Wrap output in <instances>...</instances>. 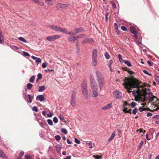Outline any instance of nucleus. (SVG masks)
I'll return each instance as SVG.
<instances>
[{"instance_id": "nucleus-25", "label": "nucleus", "mask_w": 159, "mask_h": 159, "mask_svg": "<svg viewBox=\"0 0 159 159\" xmlns=\"http://www.w3.org/2000/svg\"><path fill=\"white\" fill-rule=\"evenodd\" d=\"M116 135V132L115 131H114L113 133H112L111 135L109 138L108 139V140L109 141H111L112 140L113 138H114Z\"/></svg>"}, {"instance_id": "nucleus-17", "label": "nucleus", "mask_w": 159, "mask_h": 159, "mask_svg": "<svg viewBox=\"0 0 159 159\" xmlns=\"http://www.w3.org/2000/svg\"><path fill=\"white\" fill-rule=\"evenodd\" d=\"M0 157L4 159H6L7 156L4 152L0 149Z\"/></svg>"}, {"instance_id": "nucleus-21", "label": "nucleus", "mask_w": 159, "mask_h": 159, "mask_svg": "<svg viewBox=\"0 0 159 159\" xmlns=\"http://www.w3.org/2000/svg\"><path fill=\"white\" fill-rule=\"evenodd\" d=\"M68 40L69 42L73 43L76 40L74 36L69 37Z\"/></svg>"}, {"instance_id": "nucleus-3", "label": "nucleus", "mask_w": 159, "mask_h": 159, "mask_svg": "<svg viewBox=\"0 0 159 159\" xmlns=\"http://www.w3.org/2000/svg\"><path fill=\"white\" fill-rule=\"evenodd\" d=\"M95 75L99 88L102 89L105 84L104 77L101 71L99 70L95 72Z\"/></svg>"}, {"instance_id": "nucleus-22", "label": "nucleus", "mask_w": 159, "mask_h": 159, "mask_svg": "<svg viewBox=\"0 0 159 159\" xmlns=\"http://www.w3.org/2000/svg\"><path fill=\"white\" fill-rule=\"evenodd\" d=\"M127 108L125 107H124V108L123 109V111L125 113H129L131 114V109H129V110H127Z\"/></svg>"}, {"instance_id": "nucleus-50", "label": "nucleus", "mask_w": 159, "mask_h": 159, "mask_svg": "<svg viewBox=\"0 0 159 159\" xmlns=\"http://www.w3.org/2000/svg\"><path fill=\"white\" fill-rule=\"evenodd\" d=\"M33 110L35 111V112L38 111V108L34 106L33 107Z\"/></svg>"}, {"instance_id": "nucleus-7", "label": "nucleus", "mask_w": 159, "mask_h": 159, "mask_svg": "<svg viewBox=\"0 0 159 159\" xmlns=\"http://www.w3.org/2000/svg\"><path fill=\"white\" fill-rule=\"evenodd\" d=\"M69 6L70 5L68 4H62L59 3L57 4V8L58 10L60 11L64 10H66Z\"/></svg>"}, {"instance_id": "nucleus-59", "label": "nucleus", "mask_w": 159, "mask_h": 159, "mask_svg": "<svg viewBox=\"0 0 159 159\" xmlns=\"http://www.w3.org/2000/svg\"><path fill=\"white\" fill-rule=\"evenodd\" d=\"M128 104V102L126 101H125L124 103L123 104V107H125Z\"/></svg>"}, {"instance_id": "nucleus-44", "label": "nucleus", "mask_w": 159, "mask_h": 159, "mask_svg": "<svg viewBox=\"0 0 159 159\" xmlns=\"http://www.w3.org/2000/svg\"><path fill=\"white\" fill-rule=\"evenodd\" d=\"M105 56L107 59H109L110 57V55L107 52L105 54Z\"/></svg>"}, {"instance_id": "nucleus-46", "label": "nucleus", "mask_w": 159, "mask_h": 159, "mask_svg": "<svg viewBox=\"0 0 159 159\" xmlns=\"http://www.w3.org/2000/svg\"><path fill=\"white\" fill-rule=\"evenodd\" d=\"M155 80L159 84V77L157 76H155Z\"/></svg>"}, {"instance_id": "nucleus-34", "label": "nucleus", "mask_w": 159, "mask_h": 159, "mask_svg": "<svg viewBox=\"0 0 159 159\" xmlns=\"http://www.w3.org/2000/svg\"><path fill=\"white\" fill-rule=\"evenodd\" d=\"M33 86V85L30 83H28L27 85V88L28 89H30Z\"/></svg>"}, {"instance_id": "nucleus-51", "label": "nucleus", "mask_w": 159, "mask_h": 159, "mask_svg": "<svg viewBox=\"0 0 159 159\" xmlns=\"http://www.w3.org/2000/svg\"><path fill=\"white\" fill-rule=\"evenodd\" d=\"M38 79H41L42 78V75L40 73H39L37 75Z\"/></svg>"}, {"instance_id": "nucleus-19", "label": "nucleus", "mask_w": 159, "mask_h": 159, "mask_svg": "<svg viewBox=\"0 0 159 159\" xmlns=\"http://www.w3.org/2000/svg\"><path fill=\"white\" fill-rule=\"evenodd\" d=\"M112 107V104H109L102 108V109L103 110H107L109 109Z\"/></svg>"}, {"instance_id": "nucleus-41", "label": "nucleus", "mask_w": 159, "mask_h": 159, "mask_svg": "<svg viewBox=\"0 0 159 159\" xmlns=\"http://www.w3.org/2000/svg\"><path fill=\"white\" fill-rule=\"evenodd\" d=\"M137 132H139L140 133H141L142 132H143V134H144L146 132V131L145 130H144L143 131L142 130V129H137Z\"/></svg>"}, {"instance_id": "nucleus-20", "label": "nucleus", "mask_w": 159, "mask_h": 159, "mask_svg": "<svg viewBox=\"0 0 159 159\" xmlns=\"http://www.w3.org/2000/svg\"><path fill=\"white\" fill-rule=\"evenodd\" d=\"M92 64L93 66H95L97 65V62L96 58H93L92 61Z\"/></svg>"}, {"instance_id": "nucleus-15", "label": "nucleus", "mask_w": 159, "mask_h": 159, "mask_svg": "<svg viewBox=\"0 0 159 159\" xmlns=\"http://www.w3.org/2000/svg\"><path fill=\"white\" fill-rule=\"evenodd\" d=\"M90 95L92 97H95L98 96L97 90H93L92 92H91Z\"/></svg>"}, {"instance_id": "nucleus-10", "label": "nucleus", "mask_w": 159, "mask_h": 159, "mask_svg": "<svg viewBox=\"0 0 159 159\" xmlns=\"http://www.w3.org/2000/svg\"><path fill=\"white\" fill-rule=\"evenodd\" d=\"M61 36L59 35H55L48 36L46 38V39L49 41H52L60 38Z\"/></svg>"}, {"instance_id": "nucleus-35", "label": "nucleus", "mask_w": 159, "mask_h": 159, "mask_svg": "<svg viewBox=\"0 0 159 159\" xmlns=\"http://www.w3.org/2000/svg\"><path fill=\"white\" fill-rule=\"evenodd\" d=\"M136 103L135 102H132L131 103L129 104V106H131L132 108H134L136 106Z\"/></svg>"}, {"instance_id": "nucleus-9", "label": "nucleus", "mask_w": 159, "mask_h": 159, "mask_svg": "<svg viewBox=\"0 0 159 159\" xmlns=\"http://www.w3.org/2000/svg\"><path fill=\"white\" fill-rule=\"evenodd\" d=\"M90 86L91 89L93 90H98V85L94 79L91 80Z\"/></svg>"}, {"instance_id": "nucleus-58", "label": "nucleus", "mask_w": 159, "mask_h": 159, "mask_svg": "<svg viewBox=\"0 0 159 159\" xmlns=\"http://www.w3.org/2000/svg\"><path fill=\"white\" fill-rule=\"evenodd\" d=\"M112 7L114 9L116 7V5L114 2H112Z\"/></svg>"}, {"instance_id": "nucleus-55", "label": "nucleus", "mask_w": 159, "mask_h": 159, "mask_svg": "<svg viewBox=\"0 0 159 159\" xmlns=\"http://www.w3.org/2000/svg\"><path fill=\"white\" fill-rule=\"evenodd\" d=\"M109 12H107L105 15L106 22H107V20L108 19V16L109 15Z\"/></svg>"}, {"instance_id": "nucleus-6", "label": "nucleus", "mask_w": 159, "mask_h": 159, "mask_svg": "<svg viewBox=\"0 0 159 159\" xmlns=\"http://www.w3.org/2000/svg\"><path fill=\"white\" fill-rule=\"evenodd\" d=\"M50 28L56 31L61 32L65 34L67 33V31L65 29L57 26L55 25H51L50 26Z\"/></svg>"}, {"instance_id": "nucleus-11", "label": "nucleus", "mask_w": 159, "mask_h": 159, "mask_svg": "<svg viewBox=\"0 0 159 159\" xmlns=\"http://www.w3.org/2000/svg\"><path fill=\"white\" fill-rule=\"evenodd\" d=\"M113 96L116 99H121L122 98V94L121 92L118 91H115L113 92Z\"/></svg>"}, {"instance_id": "nucleus-29", "label": "nucleus", "mask_w": 159, "mask_h": 159, "mask_svg": "<svg viewBox=\"0 0 159 159\" xmlns=\"http://www.w3.org/2000/svg\"><path fill=\"white\" fill-rule=\"evenodd\" d=\"M123 62L126 64L128 66H131V64L130 63V62L126 60H124L123 61Z\"/></svg>"}, {"instance_id": "nucleus-56", "label": "nucleus", "mask_w": 159, "mask_h": 159, "mask_svg": "<svg viewBox=\"0 0 159 159\" xmlns=\"http://www.w3.org/2000/svg\"><path fill=\"white\" fill-rule=\"evenodd\" d=\"M79 38H84L86 36V35L84 34H79Z\"/></svg>"}, {"instance_id": "nucleus-62", "label": "nucleus", "mask_w": 159, "mask_h": 159, "mask_svg": "<svg viewBox=\"0 0 159 159\" xmlns=\"http://www.w3.org/2000/svg\"><path fill=\"white\" fill-rule=\"evenodd\" d=\"M153 118L159 119V115H155L153 117Z\"/></svg>"}, {"instance_id": "nucleus-18", "label": "nucleus", "mask_w": 159, "mask_h": 159, "mask_svg": "<svg viewBox=\"0 0 159 159\" xmlns=\"http://www.w3.org/2000/svg\"><path fill=\"white\" fill-rule=\"evenodd\" d=\"M39 100L41 101H42L44 100V97L43 95H41L37 96L36 97V100Z\"/></svg>"}, {"instance_id": "nucleus-39", "label": "nucleus", "mask_w": 159, "mask_h": 159, "mask_svg": "<svg viewBox=\"0 0 159 159\" xmlns=\"http://www.w3.org/2000/svg\"><path fill=\"white\" fill-rule=\"evenodd\" d=\"M47 122L48 123L51 125H53L52 121L50 119H48Z\"/></svg>"}, {"instance_id": "nucleus-31", "label": "nucleus", "mask_w": 159, "mask_h": 159, "mask_svg": "<svg viewBox=\"0 0 159 159\" xmlns=\"http://www.w3.org/2000/svg\"><path fill=\"white\" fill-rule=\"evenodd\" d=\"M18 39L20 41L23 42H24V43H26L27 42V41L25 40V39L22 37H19L18 38Z\"/></svg>"}, {"instance_id": "nucleus-54", "label": "nucleus", "mask_w": 159, "mask_h": 159, "mask_svg": "<svg viewBox=\"0 0 159 159\" xmlns=\"http://www.w3.org/2000/svg\"><path fill=\"white\" fill-rule=\"evenodd\" d=\"M25 159H31V157L29 155H26L25 156Z\"/></svg>"}, {"instance_id": "nucleus-53", "label": "nucleus", "mask_w": 159, "mask_h": 159, "mask_svg": "<svg viewBox=\"0 0 159 159\" xmlns=\"http://www.w3.org/2000/svg\"><path fill=\"white\" fill-rule=\"evenodd\" d=\"M139 110L140 112H142L143 111H145V108H143L142 107H140Z\"/></svg>"}, {"instance_id": "nucleus-8", "label": "nucleus", "mask_w": 159, "mask_h": 159, "mask_svg": "<svg viewBox=\"0 0 159 159\" xmlns=\"http://www.w3.org/2000/svg\"><path fill=\"white\" fill-rule=\"evenodd\" d=\"M152 107L153 108L152 110H150L149 108H145V111L153 112L155 111L158 110L159 109V103H152Z\"/></svg>"}, {"instance_id": "nucleus-38", "label": "nucleus", "mask_w": 159, "mask_h": 159, "mask_svg": "<svg viewBox=\"0 0 159 159\" xmlns=\"http://www.w3.org/2000/svg\"><path fill=\"white\" fill-rule=\"evenodd\" d=\"M87 143L88 145L89 148H93V145L94 146V144H93L91 142H89V143Z\"/></svg>"}, {"instance_id": "nucleus-14", "label": "nucleus", "mask_w": 159, "mask_h": 159, "mask_svg": "<svg viewBox=\"0 0 159 159\" xmlns=\"http://www.w3.org/2000/svg\"><path fill=\"white\" fill-rule=\"evenodd\" d=\"M93 39L91 38H86L84 39L82 42V44H85L88 43H93Z\"/></svg>"}, {"instance_id": "nucleus-40", "label": "nucleus", "mask_w": 159, "mask_h": 159, "mask_svg": "<svg viewBox=\"0 0 159 159\" xmlns=\"http://www.w3.org/2000/svg\"><path fill=\"white\" fill-rule=\"evenodd\" d=\"M93 157H95L96 159H101L102 158V157L99 155H93Z\"/></svg>"}, {"instance_id": "nucleus-30", "label": "nucleus", "mask_w": 159, "mask_h": 159, "mask_svg": "<svg viewBox=\"0 0 159 159\" xmlns=\"http://www.w3.org/2000/svg\"><path fill=\"white\" fill-rule=\"evenodd\" d=\"M35 78V77L34 75L31 76L29 80V81L31 83H33L34 81Z\"/></svg>"}, {"instance_id": "nucleus-5", "label": "nucleus", "mask_w": 159, "mask_h": 159, "mask_svg": "<svg viewBox=\"0 0 159 159\" xmlns=\"http://www.w3.org/2000/svg\"><path fill=\"white\" fill-rule=\"evenodd\" d=\"M84 31V28L83 27H81L78 28H76L75 29L72 30L70 32H67V34L69 35L71 34L73 35H76L78 33L83 32Z\"/></svg>"}, {"instance_id": "nucleus-43", "label": "nucleus", "mask_w": 159, "mask_h": 159, "mask_svg": "<svg viewBox=\"0 0 159 159\" xmlns=\"http://www.w3.org/2000/svg\"><path fill=\"white\" fill-rule=\"evenodd\" d=\"M59 118L60 119V120L62 122H65V120L64 119V118L62 116H59Z\"/></svg>"}, {"instance_id": "nucleus-24", "label": "nucleus", "mask_w": 159, "mask_h": 159, "mask_svg": "<svg viewBox=\"0 0 159 159\" xmlns=\"http://www.w3.org/2000/svg\"><path fill=\"white\" fill-rule=\"evenodd\" d=\"M27 96L29 98V100L28 101V102L31 103L32 101V100L34 98V95H31L30 94L28 95Z\"/></svg>"}, {"instance_id": "nucleus-4", "label": "nucleus", "mask_w": 159, "mask_h": 159, "mask_svg": "<svg viewBox=\"0 0 159 159\" xmlns=\"http://www.w3.org/2000/svg\"><path fill=\"white\" fill-rule=\"evenodd\" d=\"M82 92L85 98L87 99L88 98V92L87 88V84L86 83H83L81 84Z\"/></svg>"}, {"instance_id": "nucleus-32", "label": "nucleus", "mask_w": 159, "mask_h": 159, "mask_svg": "<svg viewBox=\"0 0 159 159\" xmlns=\"http://www.w3.org/2000/svg\"><path fill=\"white\" fill-rule=\"evenodd\" d=\"M24 152L23 151H21L20 152V153L19 155V157L18 159H21L22 157L24 155Z\"/></svg>"}, {"instance_id": "nucleus-64", "label": "nucleus", "mask_w": 159, "mask_h": 159, "mask_svg": "<svg viewBox=\"0 0 159 159\" xmlns=\"http://www.w3.org/2000/svg\"><path fill=\"white\" fill-rule=\"evenodd\" d=\"M67 142L69 144H71V142L69 139H67Z\"/></svg>"}, {"instance_id": "nucleus-13", "label": "nucleus", "mask_w": 159, "mask_h": 159, "mask_svg": "<svg viewBox=\"0 0 159 159\" xmlns=\"http://www.w3.org/2000/svg\"><path fill=\"white\" fill-rule=\"evenodd\" d=\"M130 30L131 32L134 34V38H138V36L137 34V32L135 28L133 27H130Z\"/></svg>"}, {"instance_id": "nucleus-1", "label": "nucleus", "mask_w": 159, "mask_h": 159, "mask_svg": "<svg viewBox=\"0 0 159 159\" xmlns=\"http://www.w3.org/2000/svg\"><path fill=\"white\" fill-rule=\"evenodd\" d=\"M144 87H141V89H139L133 92V95L135 96V100L145 102L148 99L149 100L148 102L154 101L153 103H159V99L153 95L152 93L147 92L148 90L146 88H144Z\"/></svg>"}, {"instance_id": "nucleus-26", "label": "nucleus", "mask_w": 159, "mask_h": 159, "mask_svg": "<svg viewBox=\"0 0 159 159\" xmlns=\"http://www.w3.org/2000/svg\"><path fill=\"white\" fill-rule=\"evenodd\" d=\"M46 89V87L43 85L40 86L39 87L38 91L42 92Z\"/></svg>"}, {"instance_id": "nucleus-23", "label": "nucleus", "mask_w": 159, "mask_h": 159, "mask_svg": "<svg viewBox=\"0 0 159 159\" xmlns=\"http://www.w3.org/2000/svg\"><path fill=\"white\" fill-rule=\"evenodd\" d=\"M97 51L96 49H94L93 52V55H92V57L93 58H96L97 55Z\"/></svg>"}, {"instance_id": "nucleus-49", "label": "nucleus", "mask_w": 159, "mask_h": 159, "mask_svg": "<svg viewBox=\"0 0 159 159\" xmlns=\"http://www.w3.org/2000/svg\"><path fill=\"white\" fill-rule=\"evenodd\" d=\"M121 28L124 31H126L127 30V29L124 26H121Z\"/></svg>"}, {"instance_id": "nucleus-45", "label": "nucleus", "mask_w": 159, "mask_h": 159, "mask_svg": "<svg viewBox=\"0 0 159 159\" xmlns=\"http://www.w3.org/2000/svg\"><path fill=\"white\" fill-rule=\"evenodd\" d=\"M137 108H135L133 111L132 113L134 114L135 115L136 114L137 112Z\"/></svg>"}, {"instance_id": "nucleus-57", "label": "nucleus", "mask_w": 159, "mask_h": 159, "mask_svg": "<svg viewBox=\"0 0 159 159\" xmlns=\"http://www.w3.org/2000/svg\"><path fill=\"white\" fill-rule=\"evenodd\" d=\"M143 143V141H142L139 144V148H141L142 147V145Z\"/></svg>"}, {"instance_id": "nucleus-2", "label": "nucleus", "mask_w": 159, "mask_h": 159, "mask_svg": "<svg viewBox=\"0 0 159 159\" xmlns=\"http://www.w3.org/2000/svg\"><path fill=\"white\" fill-rule=\"evenodd\" d=\"M125 79L124 80L126 82L124 83L123 85L124 86L125 89H127V92L129 93L134 90H137L139 89H141V87H145L147 84L145 83H142L138 80L135 78L128 79L125 78Z\"/></svg>"}, {"instance_id": "nucleus-61", "label": "nucleus", "mask_w": 159, "mask_h": 159, "mask_svg": "<svg viewBox=\"0 0 159 159\" xmlns=\"http://www.w3.org/2000/svg\"><path fill=\"white\" fill-rule=\"evenodd\" d=\"M114 27L115 28V29L116 30H118V26H117V24L116 23H115L114 24Z\"/></svg>"}, {"instance_id": "nucleus-36", "label": "nucleus", "mask_w": 159, "mask_h": 159, "mask_svg": "<svg viewBox=\"0 0 159 159\" xmlns=\"http://www.w3.org/2000/svg\"><path fill=\"white\" fill-rule=\"evenodd\" d=\"M23 55L25 57H30V55L27 52H23Z\"/></svg>"}, {"instance_id": "nucleus-63", "label": "nucleus", "mask_w": 159, "mask_h": 159, "mask_svg": "<svg viewBox=\"0 0 159 159\" xmlns=\"http://www.w3.org/2000/svg\"><path fill=\"white\" fill-rule=\"evenodd\" d=\"M32 1L37 4H39V0H32Z\"/></svg>"}, {"instance_id": "nucleus-52", "label": "nucleus", "mask_w": 159, "mask_h": 159, "mask_svg": "<svg viewBox=\"0 0 159 159\" xmlns=\"http://www.w3.org/2000/svg\"><path fill=\"white\" fill-rule=\"evenodd\" d=\"M75 141L77 144H79L80 143V141L76 138L75 139Z\"/></svg>"}, {"instance_id": "nucleus-33", "label": "nucleus", "mask_w": 159, "mask_h": 159, "mask_svg": "<svg viewBox=\"0 0 159 159\" xmlns=\"http://www.w3.org/2000/svg\"><path fill=\"white\" fill-rule=\"evenodd\" d=\"M61 131L65 134H67L68 133L67 130L65 128H62L61 129Z\"/></svg>"}, {"instance_id": "nucleus-12", "label": "nucleus", "mask_w": 159, "mask_h": 159, "mask_svg": "<svg viewBox=\"0 0 159 159\" xmlns=\"http://www.w3.org/2000/svg\"><path fill=\"white\" fill-rule=\"evenodd\" d=\"M75 93L73 92L72 94L71 99L70 102L71 105L73 107H74L76 105V102L75 100Z\"/></svg>"}, {"instance_id": "nucleus-16", "label": "nucleus", "mask_w": 159, "mask_h": 159, "mask_svg": "<svg viewBox=\"0 0 159 159\" xmlns=\"http://www.w3.org/2000/svg\"><path fill=\"white\" fill-rule=\"evenodd\" d=\"M31 57L33 59L36 60V63L37 64L41 62V60L39 58H38L33 56H32Z\"/></svg>"}, {"instance_id": "nucleus-28", "label": "nucleus", "mask_w": 159, "mask_h": 159, "mask_svg": "<svg viewBox=\"0 0 159 159\" xmlns=\"http://www.w3.org/2000/svg\"><path fill=\"white\" fill-rule=\"evenodd\" d=\"M129 69L127 67H123L122 68V69L124 70H125L127 71L130 74H134V72H133L132 71H130V70H127V69Z\"/></svg>"}, {"instance_id": "nucleus-60", "label": "nucleus", "mask_w": 159, "mask_h": 159, "mask_svg": "<svg viewBox=\"0 0 159 159\" xmlns=\"http://www.w3.org/2000/svg\"><path fill=\"white\" fill-rule=\"evenodd\" d=\"M53 115V113L52 112H50L49 114H48L47 115V116L49 117H50L52 116Z\"/></svg>"}, {"instance_id": "nucleus-27", "label": "nucleus", "mask_w": 159, "mask_h": 159, "mask_svg": "<svg viewBox=\"0 0 159 159\" xmlns=\"http://www.w3.org/2000/svg\"><path fill=\"white\" fill-rule=\"evenodd\" d=\"M47 4L49 5H52L53 3L52 0H45Z\"/></svg>"}, {"instance_id": "nucleus-47", "label": "nucleus", "mask_w": 159, "mask_h": 159, "mask_svg": "<svg viewBox=\"0 0 159 159\" xmlns=\"http://www.w3.org/2000/svg\"><path fill=\"white\" fill-rule=\"evenodd\" d=\"M53 121L55 123H57L58 122L57 118L56 117H54L53 119Z\"/></svg>"}, {"instance_id": "nucleus-37", "label": "nucleus", "mask_w": 159, "mask_h": 159, "mask_svg": "<svg viewBox=\"0 0 159 159\" xmlns=\"http://www.w3.org/2000/svg\"><path fill=\"white\" fill-rule=\"evenodd\" d=\"M118 56L119 59L120 61V62H123V61H124V60H123L122 59V57L121 56L120 54H118Z\"/></svg>"}, {"instance_id": "nucleus-42", "label": "nucleus", "mask_w": 159, "mask_h": 159, "mask_svg": "<svg viewBox=\"0 0 159 159\" xmlns=\"http://www.w3.org/2000/svg\"><path fill=\"white\" fill-rule=\"evenodd\" d=\"M55 138L57 141H59L61 139V137L59 135L55 136Z\"/></svg>"}, {"instance_id": "nucleus-48", "label": "nucleus", "mask_w": 159, "mask_h": 159, "mask_svg": "<svg viewBox=\"0 0 159 159\" xmlns=\"http://www.w3.org/2000/svg\"><path fill=\"white\" fill-rule=\"evenodd\" d=\"M47 66V64L46 62H44L42 65V67L43 68H44L46 67Z\"/></svg>"}]
</instances>
